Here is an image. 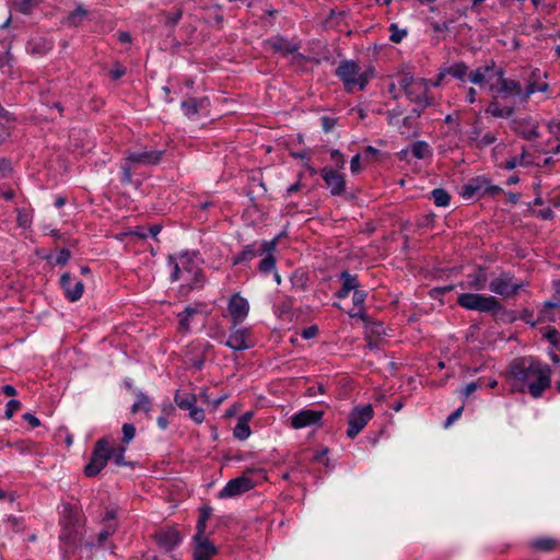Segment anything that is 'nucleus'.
<instances>
[{
    "label": "nucleus",
    "instance_id": "nucleus-58",
    "mask_svg": "<svg viewBox=\"0 0 560 560\" xmlns=\"http://www.w3.org/2000/svg\"><path fill=\"white\" fill-rule=\"evenodd\" d=\"M306 393L308 397L315 398L318 394L325 393V387L323 384L312 385L307 388Z\"/></svg>",
    "mask_w": 560,
    "mask_h": 560
},
{
    "label": "nucleus",
    "instance_id": "nucleus-44",
    "mask_svg": "<svg viewBox=\"0 0 560 560\" xmlns=\"http://www.w3.org/2000/svg\"><path fill=\"white\" fill-rule=\"evenodd\" d=\"M117 528L116 523H108L104 525V528L100 532L97 536L98 544H103L109 536H112Z\"/></svg>",
    "mask_w": 560,
    "mask_h": 560
},
{
    "label": "nucleus",
    "instance_id": "nucleus-29",
    "mask_svg": "<svg viewBox=\"0 0 560 560\" xmlns=\"http://www.w3.org/2000/svg\"><path fill=\"white\" fill-rule=\"evenodd\" d=\"M196 313H197V308L191 307V306H187V307H185V310L182 313L178 314V318H179L178 328H179V330H182V331H188L189 330V326H190L189 319Z\"/></svg>",
    "mask_w": 560,
    "mask_h": 560
},
{
    "label": "nucleus",
    "instance_id": "nucleus-13",
    "mask_svg": "<svg viewBox=\"0 0 560 560\" xmlns=\"http://www.w3.org/2000/svg\"><path fill=\"white\" fill-rule=\"evenodd\" d=\"M163 155V150L129 151L127 152L126 160L131 164L152 166L159 164L162 161Z\"/></svg>",
    "mask_w": 560,
    "mask_h": 560
},
{
    "label": "nucleus",
    "instance_id": "nucleus-37",
    "mask_svg": "<svg viewBox=\"0 0 560 560\" xmlns=\"http://www.w3.org/2000/svg\"><path fill=\"white\" fill-rule=\"evenodd\" d=\"M212 509L210 506H203L200 510V516L197 522L196 533H206L207 521L211 515Z\"/></svg>",
    "mask_w": 560,
    "mask_h": 560
},
{
    "label": "nucleus",
    "instance_id": "nucleus-56",
    "mask_svg": "<svg viewBox=\"0 0 560 560\" xmlns=\"http://www.w3.org/2000/svg\"><path fill=\"white\" fill-rule=\"evenodd\" d=\"M497 141L494 132H487L478 142L479 148L488 147Z\"/></svg>",
    "mask_w": 560,
    "mask_h": 560
},
{
    "label": "nucleus",
    "instance_id": "nucleus-51",
    "mask_svg": "<svg viewBox=\"0 0 560 560\" xmlns=\"http://www.w3.org/2000/svg\"><path fill=\"white\" fill-rule=\"evenodd\" d=\"M121 182L124 184H130L131 183V163L128 162L126 159H125V163L121 165Z\"/></svg>",
    "mask_w": 560,
    "mask_h": 560
},
{
    "label": "nucleus",
    "instance_id": "nucleus-15",
    "mask_svg": "<svg viewBox=\"0 0 560 560\" xmlns=\"http://www.w3.org/2000/svg\"><path fill=\"white\" fill-rule=\"evenodd\" d=\"M320 175L330 189L331 195L340 196L345 191L346 180L340 173L332 168L324 167L320 171Z\"/></svg>",
    "mask_w": 560,
    "mask_h": 560
},
{
    "label": "nucleus",
    "instance_id": "nucleus-62",
    "mask_svg": "<svg viewBox=\"0 0 560 560\" xmlns=\"http://www.w3.org/2000/svg\"><path fill=\"white\" fill-rule=\"evenodd\" d=\"M330 158L338 167H343L346 162H345L343 155L341 154V152L339 150H336V149L332 150L330 152Z\"/></svg>",
    "mask_w": 560,
    "mask_h": 560
},
{
    "label": "nucleus",
    "instance_id": "nucleus-7",
    "mask_svg": "<svg viewBox=\"0 0 560 560\" xmlns=\"http://www.w3.org/2000/svg\"><path fill=\"white\" fill-rule=\"evenodd\" d=\"M522 287L523 282H513L511 275L508 272L501 273L499 277L494 278L489 284V289L491 292L505 298L516 295Z\"/></svg>",
    "mask_w": 560,
    "mask_h": 560
},
{
    "label": "nucleus",
    "instance_id": "nucleus-34",
    "mask_svg": "<svg viewBox=\"0 0 560 560\" xmlns=\"http://www.w3.org/2000/svg\"><path fill=\"white\" fill-rule=\"evenodd\" d=\"M273 252H265L266 256L260 260L258 269L262 273L272 271L276 267V258L272 255Z\"/></svg>",
    "mask_w": 560,
    "mask_h": 560
},
{
    "label": "nucleus",
    "instance_id": "nucleus-4",
    "mask_svg": "<svg viewBox=\"0 0 560 560\" xmlns=\"http://www.w3.org/2000/svg\"><path fill=\"white\" fill-rule=\"evenodd\" d=\"M112 447L106 438H102L96 441L94 450L91 455L89 464L84 467V474L86 477H95L102 469L107 465V462L112 458Z\"/></svg>",
    "mask_w": 560,
    "mask_h": 560
},
{
    "label": "nucleus",
    "instance_id": "nucleus-32",
    "mask_svg": "<svg viewBox=\"0 0 560 560\" xmlns=\"http://www.w3.org/2000/svg\"><path fill=\"white\" fill-rule=\"evenodd\" d=\"M196 401L197 399L195 395L186 394L180 396L176 394L175 396L176 405L183 410H190L192 407L196 406Z\"/></svg>",
    "mask_w": 560,
    "mask_h": 560
},
{
    "label": "nucleus",
    "instance_id": "nucleus-28",
    "mask_svg": "<svg viewBox=\"0 0 560 560\" xmlns=\"http://www.w3.org/2000/svg\"><path fill=\"white\" fill-rule=\"evenodd\" d=\"M40 0H12V7L15 11L30 14Z\"/></svg>",
    "mask_w": 560,
    "mask_h": 560
},
{
    "label": "nucleus",
    "instance_id": "nucleus-35",
    "mask_svg": "<svg viewBox=\"0 0 560 560\" xmlns=\"http://www.w3.org/2000/svg\"><path fill=\"white\" fill-rule=\"evenodd\" d=\"M233 433L241 441L246 440L250 435V428L245 423V419H238Z\"/></svg>",
    "mask_w": 560,
    "mask_h": 560
},
{
    "label": "nucleus",
    "instance_id": "nucleus-45",
    "mask_svg": "<svg viewBox=\"0 0 560 560\" xmlns=\"http://www.w3.org/2000/svg\"><path fill=\"white\" fill-rule=\"evenodd\" d=\"M525 150H523V153L520 156L512 158L504 163L505 170H514L517 165L526 166L528 163L525 161Z\"/></svg>",
    "mask_w": 560,
    "mask_h": 560
},
{
    "label": "nucleus",
    "instance_id": "nucleus-10",
    "mask_svg": "<svg viewBox=\"0 0 560 560\" xmlns=\"http://www.w3.org/2000/svg\"><path fill=\"white\" fill-rule=\"evenodd\" d=\"M153 538L156 545L166 552L175 549L183 540L180 533L173 527L163 528L156 532L153 535Z\"/></svg>",
    "mask_w": 560,
    "mask_h": 560
},
{
    "label": "nucleus",
    "instance_id": "nucleus-55",
    "mask_svg": "<svg viewBox=\"0 0 560 560\" xmlns=\"http://www.w3.org/2000/svg\"><path fill=\"white\" fill-rule=\"evenodd\" d=\"M402 115V109L400 107H397L393 110H389L387 113V121L392 126H396L399 121V117Z\"/></svg>",
    "mask_w": 560,
    "mask_h": 560
},
{
    "label": "nucleus",
    "instance_id": "nucleus-12",
    "mask_svg": "<svg viewBox=\"0 0 560 560\" xmlns=\"http://www.w3.org/2000/svg\"><path fill=\"white\" fill-rule=\"evenodd\" d=\"M234 327L240 325L248 315L249 304L238 293L233 294L228 305Z\"/></svg>",
    "mask_w": 560,
    "mask_h": 560
},
{
    "label": "nucleus",
    "instance_id": "nucleus-59",
    "mask_svg": "<svg viewBox=\"0 0 560 560\" xmlns=\"http://www.w3.org/2000/svg\"><path fill=\"white\" fill-rule=\"evenodd\" d=\"M415 124V118L412 115H409L407 117H405L402 119V125H401V128H400V133L401 135H406L408 132V130H410L412 128Z\"/></svg>",
    "mask_w": 560,
    "mask_h": 560
},
{
    "label": "nucleus",
    "instance_id": "nucleus-60",
    "mask_svg": "<svg viewBox=\"0 0 560 560\" xmlns=\"http://www.w3.org/2000/svg\"><path fill=\"white\" fill-rule=\"evenodd\" d=\"M463 410H464V407L462 406V407L457 408L455 411H453V412H452V413L446 418V421H445V424H444V425H445L446 428H447V427H450V425H452V424H453L457 419H459V418H460Z\"/></svg>",
    "mask_w": 560,
    "mask_h": 560
},
{
    "label": "nucleus",
    "instance_id": "nucleus-14",
    "mask_svg": "<svg viewBox=\"0 0 560 560\" xmlns=\"http://www.w3.org/2000/svg\"><path fill=\"white\" fill-rule=\"evenodd\" d=\"M324 416V411L313 410V409H304L300 412L293 415L290 418L291 425L294 429H302L312 424H317L322 421Z\"/></svg>",
    "mask_w": 560,
    "mask_h": 560
},
{
    "label": "nucleus",
    "instance_id": "nucleus-8",
    "mask_svg": "<svg viewBox=\"0 0 560 560\" xmlns=\"http://www.w3.org/2000/svg\"><path fill=\"white\" fill-rule=\"evenodd\" d=\"M278 244V237L271 241H264L260 245L249 244L234 257V265L249 261L256 256L264 255L265 252H275Z\"/></svg>",
    "mask_w": 560,
    "mask_h": 560
},
{
    "label": "nucleus",
    "instance_id": "nucleus-23",
    "mask_svg": "<svg viewBox=\"0 0 560 560\" xmlns=\"http://www.w3.org/2000/svg\"><path fill=\"white\" fill-rule=\"evenodd\" d=\"M467 278L469 285L477 291L483 290L487 285L488 277L481 267L475 273L468 275Z\"/></svg>",
    "mask_w": 560,
    "mask_h": 560
},
{
    "label": "nucleus",
    "instance_id": "nucleus-63",
    "mask_svg": "<svg viewBox=\"0 0 560 560\" xmlns=\"http://www.w3.org/2000/svg\"><path fill=\"white\" fill-rule=\"evenodd\" d=\"M380 154H381V151L375 149V148H373V147H371V145H368L364 149L365 159L376 160Z\"/></svg>",
    "mask_w": 560,
    "mask_h": 560
},
{
    "label": "nucleus",
    "instance_id": "nucleus-36",
    "mask_svg": "<svg viewBox=\"0 0 560 560\" xmlns=\"http://www.w3.org/2000/svg\"><path fill=\"white\" fill-rule=\"evenodd\" d=\"M447 74L463 80L468 72V67L464 62H457L448 68H446Z\"/></svg>",
    "mask_w": 560,
    "mask_h": 560
},
{
    "label": "nucleus",
    "instance_id": "nucleus-25",
    "mask_svg": "<svg viewBox=\"0 0 560 560\" xmlns=\"http://www.w3.org/2000/svg\"><path fill=\"white\" fill-rule=\"evenodd\" d=\"M270 45L275 51L282 52L284 55L294 54L298 50L296 45L284 38H275L270 42Z\"/></svg>",
    "mask_w": 560,
    "mask_h": 560
},
{
    "label": "nucleus",
    "instance_id": "nucleus-39",
    "mask_svg": "<svg viewBox=\"0 0 560 560\" xmlns=\"http://www.w3.org/2000/svg\"><path fill=\"white\" fill-rule=\"evenodd\" d=\"M389 32H390V36H389L390 42L396 43V44L400 43L407 36V30L399 28L396 23H392L389 25Z\"/></svg>",
    "mask_w": 560,
    "mask_h": 560
},
{
    "label": "nucleus",
    "instance_id": "nucleus-38",
    "mask_svg": "<svg viewBox=\"0 0 560 560\" xmlns=\"http://www.w3.org/2000/svg\"><path fill=\"white\" fill-rule=\"evenodd\" d=\"M86 14L88 11L82 5H78L75 10L68 15V22L69 24L77 26L84 20Z\"/></svg>",
    "mask_w": 560,
    "mask_h": 560
},
{
    "label": "nucleus",
    "instance_id": "nucleus-1",
    "mask_svg": "<svg viewBox=\"0 0 560 560\" xmlns=\"http://www.w3.org/2000/svg\"><path fill=\"white\" fill-rule=\"evenodd\" d=\"M509 374L521 384L520 390L525 387L533 398H539L551 384V369L534 357L514 359L509 369Z\"/></svg>",
    "mask_w": 560,
    "mask_h": 560
},
{
    "label": "nucleus",
    "instance_id": "nucleus-24",
    "mask_svg": "<svg viewBox=\"0 0 560 560\" xmlns=\"http://www.w3.org/2000/svg\"><path fill=\"white\" fill-rule=\"evenodd\" d=\"M206 102H207V98H200V100L190 98V100L182 102V109L187 117H191V116L196 115L200 108L203 107V104Z\"/></svg>",
    "mask_w": 560,
    "mask_h": 560
},
{
    "label": "nucleus",
    "instance_id": "nucleus-48",
    "mask_svg": "<svg viewBox=\"0 0 560 560\" xmlns=\"http://www.w3.org/2000/svg\"><path fill=\"white\" fill-rule=\"evenodd\" d=\"M366 296H368L366 291L360 290L359 288H357L353 291V296H352V302H353L354 307L363 306Z\"/></svg>",
    "mask_w": 560,
    "mask_h": 560
},
{
    "label": "nucleus",
    "instance_id": "nucleus-30",
    "mask_svg": "<svg viewBox=\"0 0 560 560\" xmlns=\"http://www.w3.org/2000/svg\"><path fill=\"white\" fill-rule=\"evenodd\" d=\"M431 198L436 207H446L450 203L451 196L443 188H435L431 191Z\"/></svg>",
    "mask_w": 560,
    "mask_h": 560
},
{
    "label": "nucleus",
    "instance_id": "nucleus-27",
    "mask_svg": "<svg viewBox=\"0 0 560 560\" xmlns=\"http://www.w3.org/2000/svg\"><path fill=\"white\" fill-rule=\"evenodd\" d=\"M486 113L491 114L493 117L508 118L514 113V107L500 108L498 102L492 101L486 109Z\"/></svg>",
    "mask_w": 560,
    "mask_h": 560
},
{
    "label": "nucleus",
    "instance_id": "nucleus-19",
    "mask_svg": "<svg viewBox=\"0 0 560 560\" xmlns=\"http://www.w3.org/2000/svg\"><path fill=\"white\" fill-rule=\"evenodd\" d=\"M248 331L245 328H236L233 326L228 340L224 345L235 351H244L250 348L247 342Z\"/></svg>",
    "mask_w": 560,
    "mask_h": 560
},
{
    "label": "nucleus",
    "instance_id": "nucleus-50",
    "mask_svg": "<svg viewBox=\"0 0 560 560\" xmlns=\"http://www.w3.org/2000/svg\"><path fill=\"white\" fill-rule=\"evenodd\" d=\"M503 190L501 187L497 186V185H491L488 183V180L483 179V191H482V195L486 196H491V197H494L499 194H501Z\"/></svg>",
    "mask_w": 560,
    "mask_h": 560
},
{
    "label": "nucleus",
    "instance_id": "nucleus-17",
    "mask_svg": "<svg viewBox=\"0 0 560 560\" xmlns=\"http://www.w3.org/2000/svg\"><path fill=\"white\" fill-rule=\"evenodd\" d=\"M60 285L65 291L66 298L71 301H78L84 291V284L82 281H75L72 287V279L69 272H65L60 278Z\"/></svg>",
    "mask_w": 560,
    "mask_h": 560
},
{
    "label": "nucleus",
    "instance_id": "nucleus-33",
    "mask_svg": "<svg viewBox=\"0 0 560 560\" xmlns=\"http://www.w3.org/2000/svg\"><path fill=\"white\" fill-rule=\"evenodd\" d=\"M532 546L538 550L550 551L557 547V540L553 538H547V537L537 538L532 541Z\"/></svg>",
    "mask_w": 560,
    "mask_h": 560
},
{
    "label": "nucleus",
    "instance_id": "nucleus-46",
    "mask_svg": "<svg viewBox=\"0 0 560 560\" xmlns=\"http://www.w3.org/2000/svg\"><path fill=\"white\" fill-rule=\"evenodd\" d=\"M121 431H122V442L125 444L130 443L133 440L135 435H136V428H135V425L131 424V423H125L122 425Z\"/></svg>",
    "mask_w": 560,
    "mask_h": 560
},
{
    "label": "nucleus",
    "instance_id": "nucleus-11",
    "mask_svg": "<svg viewBox=\"0 0 560 560\" xmlns=\"http://www.w3.org/2000/svg\"><path fill=\"white\" fill-rule=\"evenodd\" d=\"M194 560H210L218 549L206 536V533H196L194 536Z\"/></svg>",
    "mask_w": 560,
    "mask_h": 560
},
{
    "label": "nucleus",
    "instance_id": "nucleus-6",
    "mask_svg": "<svg viewBox=\"0 0 560 560\" xmlns=\"http://www.w3.org/2000/svg\"><path fill=\"white\" fill-rule=\"evenodd\" d=\"M335 74L342 81L347 92H353L355 88L359 89L358 77L360 75V68L355 61H341L336 68Z\"/></svg>",
    "mask_w": 560,
    "mask_h": 560
},
{
    "label": "nucleus",
    "instance_id": "nucleus-26",
    "mask_svg": "<svg viewBox=\"0 0 560 560\" xmlns=\"http://www.w3.org/2000/svg\"><path fill=\"white\" fill-rule=\"evenodd\" d=\"M410 152L412 155L419 160L425 159L432 155V150L428 142L425 141H416L410 145Z\"/></svg>",
    "mask_w": 560,
    "mask_h": 560
},
{
    "label": "nucleus",
    "instance_id": "nucleus-18",
    "mask_svg": "<svg viewBox=\"0 0 560 560\" xmlns=\"http://www.w3.org/2000/svg\"><path fill=\"white\" fill-rule=\"evenodd\" d=\"M405 94L410 102L416 103L417 105H422L423 108L430 105V102L425 96L427 84L422 79H419L417 82H415V84H412L409 90L405 92Z\"/></svg>",
    "mask_w": 560,
    "mask_h": 560
},
{
    "label": "nucleus",
    "instance_id": "nucleus-43",
    "mask_svg": "<svg viewBox=\"0 0 560 560\" xmlns=\"http://www.w3.org/2000/svg\"><path fill=\"white\" fill-rule=\"evenodd\" d=\"M164 14L166 18V21H165L166 26L174 27L183 16V9L176 8L174 12H168V13H164Z\"/></svg>",
    "mask_w": 560,
    "mask_h": 560
},
{
    "label": "nucleus",
    "instance_id": "nucleus-2",
    "mask_svg": "<svg viewBox=\"0 0 560 560\" xmlns=\"http://www.w3.org/2000/svg\"><path fill=\"white\" fill-rule=\"evenodd\" d=\"M84 522L78 510L66 508L62 521V529L59 536L61 550L65 558L73 555L83 542Z\"/></svg>",
    "mask_w": 560,
    "mask_h": 560
},
{
    "label": "nucleus",
    "instance_id": "nucleus-31",
    "mask_svg": "<svg viewBox=\"0 0 560 560\" xmlns=\"http://www.w3.org/2000/svg\"><path fill=\"white\" fill-rule=\"evenodd\" d=\"M151 408L150 398L143 394L139 393L137 395V401L131 406V412L137 413L140 410H143L144 412H149Z\"/></svg>",
    "mask_w": 560,
    "mask_h": 560
},
{
    "label": "nucleus",
    "instance_id": "nucleus-22",
    "mask_svg": "<svg viewBox=\"0 0 560 560\" xmlns=\"http://www.w3.org/2000/svg\"><path fill=\"white\" fill-rule=\"evenodd\" d=\"M483 191V179L474 178L465 184L462 188V196L466 199L472 197H482Z\"/></svg>",
    "mask_w": 560,
    "mask_h": 560
},
{
    "label": "nucleus",
    "instance_id": "nucleus-64",
    "mask_svg": "<svg viewBox=\"0 0 560 560\" xmlns=\"http://www.w3.org/2000/svg\"><path fill=\"white\" fill-rule=\"evenodd\" d=\"M23 419L32 427L37 428L40 425V421L34 415L26 412L23 415Z\"/></svg>",
    "mask_w": 560,
    "mask_h": 560
},
{
    "label": "nucleus",
    "instance_id": "nucleus-42",
    "mask_svg": "<svg viewBox=\"0 0 560 560\" xmlns=\"http://www.w3.org/2000/svg\"><path fill=\"white\" fill-rule=\"evenodd\" d=\"M487 68L479 67L476 70L471 71L469 74V80L474 84H482L486 81Z\"/></svg>",
    "mask_w": 560,
    "mask_h": 560
},
{
    "label": "nucleus",
    "instance_id": "nucleus-21",
    "mask_svg": "<svg viewBox=\"0 0 560 560\" xmlns=\"http://www.w3.org/2000/svg\"><path fill=\"white\" fill-rule=\"evenodd\" d=\"M339 279L341 280V288L335 293L337 299H346L351 291H354L360 287L358 277L355 275H351L349 271L345 270L340 273Z\"/></svg>",
    "mask_w": 560,
    "mask_h": 560
},
{
    "label": "nucleus",
    "instance_id": "nucleus-61",
    "mask_svg": "<svg viewBox=\"0 0 560 560\" xmlns=\"http://www.w3.org/2000/svg\"><path fill=\"white\" fill-rule=\"evenodd\" d=\"M336 126V120L334 118H330L328 116L322 117V127L325 132L331 131Z\"/></svg>",
    "mask_w": 560,
    "mask_h": 560
},
{
    "label": "nucleus",
    "instance_id": "nucleus-49",
    "mask_svg": "<svg viewBox=\"0 0 560 560\" xmlns=\"http://www.w3.org/2000/svg\"><path fill=\"white\" fill-rule=\"evenodd\" d=\"M22 407V404L19 400L11 399L7 404V408L4 411V416L7 419H11L15 411L20 410Z\"/></svg>",
    "mask_w": 560,
    "mask_h": 560
},
{
    "label": "nucleus",
    "instance_id": "nucleus-41",
    "mask_svg": "<svg viewBox=\"0 0 560 560\" xmlns=\"http://www.w3.org/2000/svg\"><path fill=\"white\" fill-rule=\"evenodd\" d=\"M374 75H375V70L372 67H369L363 72H360V75L358 77L359 90L363 91L365 89V86L368 85L369 81L372 78H374Z\"/></svg>",
    "mask_w": 560,
    "mask_h": 560
},
{
    "label": "nucleus",
    "instance_id": "nucleus-52",
    "mask_svg": "<svg viewBox=\"0 0 560 560\" xmlns=\"http://www.w3.org/2000/svg\"><path fill=\"white\" fill-rule=\"evenodd\" d=\"M418 80H416L411 74L405 73L399 80V86L404 92H406Z\"/></svg>",
    "mask_w": 560,
    "mask_h": 560
},
{
    "label": "nucleus",
    "instance_id": "nucleus-5",
    "mask_svg": "<svg viewBox=\"0 0 560 560\" xmlns=\"http://www.w3.org/2000/svg\"><path fill=\"white\" fill-rule=\"evenodd\" d=\"M373 407L370 404L354 407L349 413L347 436L354 439L373 418Z\"/></svg>",
    "mask_w": 560,
    "mask_h": 560
},
{
    "label": "nucleus",
    "instance_id": "nucleus-16",
    "mask_svg": "<svg viewBox=\"0 0 560 560\" xmlns=\"http://www.w3.org/2000/svg\"><path fill=\"white\" fill-rule=\"evenodd\" d=\"M511 128L515 133L528 141L539 137L536 124H534L529 118L513 119L511 121Z\"/></svg>",
    "mask_w": 560,
    "mask_h": 560
},
{
    "label": "nucleus",
    "instance_id": "nucleus-47",
    "mask_svg": "<svg viewBox=\"0 0 560 560\" xmlns=\"http://www.w3.org/2000/svg\"><path fill=\"white\" fill-rule=\"evenodd\" d=\"M547 88L548 85L546 83L538 86L535 82H529L526 86L525 93L523 94V100L526 101L536 91L545 92Z\"/></svg>",
    "mask_w": 560,
    "mask_h": 560
},
{
    "label": "nucleus",
    "instance_id": "nucleus-40",
    "mask_svg": "<svg viewBox=\"0 0 560 560\" xmlns=\"http://www.w3.org/2000/svg\"><path fill=\"white\" fill-rule=\"evenodd\" d=\"M127 447L125 445H118L117 447H112L113 454L112 458L117 466H125L127 462L125 460V453Z\"/></svg>",
    "mask_w": 560,
    "mask_h": 560
},
{
    "label": "nucleus",
    "instance_id": "nucleus-20",
    "mask_svg": "<svg viewBox=\"0 0 560 560\" xmlns=\"http://www.w3.org/2000/svg\"><path fill=\"white\" fill-rule=\"evenodd\" d=\"M490 90L493 92V97H508L511 95L522 94L521 83L510 79H502V82L499 86L491 85Z\"/></svg>",
    "mask_w": 560,
    "mask_h": 560
},
{
    "label": "nucleus",
    "instance_id": "nucleus-57",
    "mask_svg": "<svg viewBox=\"0 0 560 560\" xmlns=\"http://www.w3.org/2000/svg\"><path fill=\"white\" fill-rule=\"evenodd\" d=\"M71 257L70 250L67 248H62L59 250L57 257H56V264L57 265H66Z\"/></svg>",
    "mask_w": 560,
    "mask_h": 560
},
{
    "label": "nucleus",
    "instance_id": "nucleus-3",
    "mask_svg": "<svg viewBox=\"0 0 560 560\" xmlns=\"http://www.w3.org/2000/svg\"><path fill=\"white\" fill-rule=\"evenodd\" d=\"M457 303L466 310L489 313L492 315H497L503 310L502 304L497 298L492 295L485 296L478 293H462L457 298Z\"/></svg>",
    "mask_w": 560,
    "mask_h": 560
},
{
    "label": "nucleus",
    "instance_id": "nucleus-9",
    "mask_svg": "<svg viewBox=\"0 0 560 560\" xmlns=\"http://www.w3.org/2000/svg\"><path fill=\"white\" fill-rule=\"evenodd\" d=\"M255 487V482L246 477L241 476L230 480L225 487L219 492L220 499L234 498L243 494Z\"/></svg>",
    "mask_w": 560,
    "mask_h": 560
},
{
    "label": "nucleus",
    "instance_id": "nucleus-54",
    "mask_svg": "<svg viewBox=\"0 0 560 560\" xmlns=\"http://www.w3.org/2000/svg\"><path fill=\"white\" fill-rule=\"evenodd\" d=\"M189 417L196 422L201 423L205 420L203 409L195 406L189 410Z\"/></svg>",
    "mask_w": 560,
    "mask_h": 560
},
{
    "label": "nucleus",
    "instance_id": "nucleus-53",
    "mask_svg": "<svg viewBox=\"0 0 560 560\" xmlns=\"http://www.w3.org/2000/svg\"><path fill=\"white\" fill-rule=\"evenodd\" d=\"M482 385V381L481 378H479L478 381L476 382H471L469 384H467L465 386L464 389H462L460 394L462 396H464L465 398L469 397L478 387H480Z\"/></svg>",
    "mask_w": 560,
    "mask_h": 560
}]
</instances>
